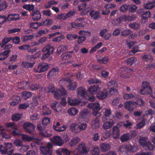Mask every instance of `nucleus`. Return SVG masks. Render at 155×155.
Returning a JSON list of instances; mask_svg holds the SVG:
<instances>
[{"label":"nucleus","mask_w":155,"mask_h":155,"mask_svg":"<svg viewBox=\"0 0 155 155\" xmlns=\"http://www.w3.org/2000/svg\"><path fill=\"white\" fill-rule=\"evenodd\" d=\"M67 91L64 88L60 90H56L54 92V97L57 99H61V104L62 105L65 106L67 104L66 98L67 97Z\"/></svg>","instance_id":"1"},{"label":"nucleus","mask_w":155,"mask_h":155,"mask_svg":"<svg viewBox=\"0 0 155 155\" xmlns=\"http://www.w3.org/2000/svg\"><path fill=\"white\" fill-rule=\"evenodd\" d=\"M91 115V111L89 110L83 109L80 112L78 115V120L79 122L84 121L87 122Z\"/></svg>","instance_id":"2"},{"label":"nucleus","mask_w":155,"mask_h":155,"mask_svg":"<svg viewBox=\"0 0 155 155\" xmlns=\"http://www.w3.org/2000/svg\"><path fill=\"white\" fill-rule=\"evenodd\" d=\"M92 114L93 115L95 116L96 117L92 120L91 123V127L93 129H96L100 127L101 116V114L100 112L98 111L93 112Z\"/></svg>","instance_id":"3"},{"label":"nucleus","mask_w":155,"mask_h":155,"mask_svg":"<svg viewBox=\"0 0 155 155\" xmlns=\"http://www.w3.org/2000/svg\"><path fill=\"white\" fill-rule=\"evenodd\" d=\"M137 13L140 15L142 22L144 24L147 21L148 18H150L151 16L149 11L146 10L143 8L138 9L137 11Z\"/></svg>","instance_id":"4"},{"label":"nucleus","mask_w":155,"mask_h":155,"mask_svg":"<svg viewBox=\"0 0 155 155\" xmlns=\"http://www.w3.org/2000/svg\"><path fill=\"white\" fill-rule=\"evenodd\" d=\"M152 91V88L150 86V83L147 81H143L141 85V88L140 93L142 95L146 94H150Z\"/></svg>","instance_id":"5"},{"label":"nucleus","mask_w":155,"mask_h":155,"mask_svg":"<svg viewBox=\"0 0 155 155\" xmlns=\"http://www.w3.org/2000/svg\"><path fill=\"white\" fill-rule=\"evenodd\" d=\"M108 85L109 86H112L109 91V93L111 95H115L118 94V91L116 88L117 87V84L116 81L113 80L110 81Z\"/></svg>","instance_id":"6"},{"label":"nucleus","mask_w":155,"mask_h":155,"mask_svg":"<svg viewBox=\"0 0 155 155\" xmlns=\"http://www.w3.org/2000/svg\"><path fill=\"white\" fill-rule=\"evenodd\" d=\"M48 65L45 63H41L35 66L34 71L35 72L41 73L46 71L48 68Z\"/></svg>","instance_id":"7"},{"label":"nucleus","mask_w":155,"mask_h":155,"mask_svg":"<svg viewBox=\"0 0 155 155\" xmlns=\"http://www.w3.org/2000/svg\"><path fill=\"white\" fill-rule=\"evenodd\" d=\"M50 140L54 145L59 146H61L64 143L62 138L59 136H55L51 138Z\"/></svg>","instance_id":"8"},{"label":"nucleus","mask_w":155,"mask_h":155,"mask_svg":"<svg viewBox=\"0 0 155 155\" xmlns=\"http://www.w3.org/2000/svg\"><path fill=\"white\" fill-rule=\"evenodd\" d=\"M52 147V145L48 143L46 146H42L40 147V149L41 153L44 155H47L50 153V148Z\"/></svg>","instance_id":"9"},{"label":"nucleus","mask_w":155,"mask_h":155,"mask_svg":"<svg viewBox=\"0 0 155 155\" xmlns=\"http://www.w3.org/2000/svg\"><path fill=\"white\" fill-rule=\"evenodd\" d=\"M23 127L25 131L29 133L33 132L35 130V126L30 123L27 122L24 123Z\"/></svg>","instance_id":"10"},{"label":"nucleus","mask_w":155,"mask_h":155,"mask_svg":"<svg viewBox=\"0 0 155 155\" xmlns=\"http://www.w3.org/2000/svg\"><path fill=\"white\" fill-rule=\"evenodd\" d=\"M12 147V144L11 143H5L4 145L0 146V152L2 154H6L9 149Z\"/></svg>","instance_id":"11"},{"label":"nucleus","mask_w":155,"mask_h":155,"mask_svg":"<svg viewBox=\"0 0 155 155\" xmlns=\"http://www.w3.org/2000/svg\"><path fill=\"white\" fill-rule=\"evenodd\" d=\"M114 120L113 119L106 120L105 121H102L104 123L103 127L104 129H107L110 128L114 124Z\"/></svg>","instance_id":"12"},{"label":"nucleus","mask_w":155,"mask_h":155,"mask_svg":"<svg viewBox=\"0 0 155 155\" xmlns=\"http://www.w3.org/2000/svg\"><path fill=\"white\" fill-rule=\"evenodd\" d=\"M104 116L102 117V121H105L106 120L113 119L114 120L113 117H110L111 115V111L110 108L105 109L104 111Z\"/></svg>","instance_id":"13"},{"label":"nucleus","mask_w":155,"mask_h":155,"mask_svg":"<svg viewBox=\"0 0 155 155\" xmlns=\"http://www.w3.org/2000/svg\"><path fill=\"white\" fill-rule=\"evenodd\" d=\"M87 93L86 89L82 87H78L77 89V95L79 97L85 98Z\"/></svg>","instance_id":"14"},{"label":"nucleus","mask_w":155,"mask_h":155,"mask_svg":"<svg viewBox=\"0 0 155 155\" xmlns=\"http://www.w3.org/2000/svg\"><path fill=\"white\" fill-rule=\"evenodd\" d=\"M12 39V38L9 37H5L2 40V44L1 46V48H9L12 47V45L10 44L8 45H5L9 42Z\"/></svg>","instance_id":"15"},{"label":"nucleus","mask_w":155,"mask_h":155,"mask_svg":"<svg viewBox=\"0 0 155 155\" xmlns=\"http://www.w3.org/2000/svg\"><path fill=\"white\" fill-rule=\"evenodd\" d=\"M136 107L134 102L130 101L126 102L124 104V107L126 109L130 111H132Z\"/></svg>","instance_id":"16"},{"label":"nucleus","mask_w":155,"mask_h":155,"mask_svg":"<svg viewBox=\"0 0 155 155\" xmlns=\"http://www.w3.org/2000/svg\"><path fill=\"white\" fill-rule=\"evenodd\" d=\"M99 87L97 85H91L88 89V93L93 94H97L99 90Z\"/></svg>","instance_id":"17"},{"label":"nucleus","mask_w":155,"mask_h":155,"mask_svg":"<svg viewBox=\"0 0 155 155\" xmlns=\"http://www.w3.org/2000/svg\"><path fill=\"white\" fill-rule=\"evenodd\" d=\"M78 151L81 154H87L88 150L84 143H81L79 144L78 147Z\"/></svg>","instance_id":"18"},{"label":"nucleus","mask_w":155,"mask_h":155,"mask_svg":"<svg viewBox=\"0 0 155 155\" xmlns=\"http://www.w3.org/2000/svg\"><path fill=\"white\" fill-rule=\"evenodd\" d=\"M108 95H109L108 93L105 90H104L99 93L97 92V97L100 100H103L107 97H108Z\"/></svg>","instance_id":"19"},{"label":"nucleus","mask_w":155,"mask_h":155,"mask_svg":"<svg viewBox=\"0 0 155 155\" xmlns=\"http://www.w3.org/2000/svg\"><path fill=\"white\" fill-rule=\"evenodd\" d=\"M120 134V130L118 127L114 126L112 128V136L114 138L116 139L119 138Z\"/></svg>","instance_id":"20"},{"label":"nucleus","mask_w":155,"mask_h":155,"mask_svg":"<svg viewBox=\"0 0 155 155\" xmlns=\"http://www.w3.org/2000/svg\"><path fill=\"white\" fill-rule=\"evenodd\" d=\"M69 105L71 106L78 105V106H84V103L81 101L71 100L69 99V97H68V105Z\"/></svg>","instance_id":"21"},{"label":"nucleus","mask_w":155,"mask_h":155,"mask_svg":"<svg viewBox=\"0 0 155 155\" xmlns=\"http://www.w3.org/2000/svg\"><path fill=\"white\" fill-rule=\"evenodd\" d=\"M18 88L21 89L26 90L30 88V85L28 81H22L18 83Z\"/></svg>","instance_id":"22"},{"label":"nucleus","mask_w":155,"mask_h":155,"mask_svg":"<svg viewBox=\"0 0 155 155\" xmlns=\"http://www.w3.org/2000/svg\"><path fill=\"white\" fill-rule=\"evenodd\" d=\"M18 49L21 50H28L29 52H31L32 53L36 51L37 49L35 48L32 49V51H30L31 49V46L29 45H24L19 46L18 47Z\"/></svg>","instance_id":"23"},{"label":"nucleus","mask_w":155,"mask_h":155,"mask_svg":"<svg viewBox=\"0 0 155 155\" xmlns=\"http://www.w3.org/2000/svg\"><path fill=\"white\" fill-rule=\"evenodd\" d=\"M60 123L57 122L55 125L53 126V129L58 132H61L64 131L67 128V127L63 125L62 127H60Z\"/></svg>","instance_id":"24"},{"label":"nucleus","mask_w":155,"mask_h":155,"mask_svg":"<svg viewBox=\"0 0 155 155\" xmlns=\"http://www.w3.org/2000/svg\"><path fill=\"white\" fill-rule=\"evenodd\" d=\"M149 141L147 137L140 136L139 139V143L140 145L143 147Z\"/></svg>","instance_id":"25"},{"label":"nucleus","mask_w":155,"mask_h":155,"mask_svg":"<svg viewBox=\"0 0 155 155\" xmlns=\"http://www.w3.org/2000/svg\"><path fill=\"white\" fill-rule=\"evenodd\" d=\"M131 137L130 133H126L123 134L120 137V139L121 142L124 143L129 140Z\"/></svg>","instance_id":"26"},{"label":"nucleus","mask_w":155,"mask_h":155,"mask_svg":"<svg viewBox=\"0 0 155 155\" xmlns=\"http://www.w3.org/2000/svg\"><path fill=\"white\" fill-rule=\"evenodd\" d=\"M54 48L53 46L50 45H46L42 49L43 52H46L49 54H52L54 51Z\"/></svg>","instance_id":"27"},{"label":"nucleus","mask_w":155,"mask_h":155,"mask_svg":"<svg viewBox=\"0 0 155 155\" xmlns=\"http://www.w3.org/2000/svg\"><path fill=\"white\" fill-rule=\"evenodd\" d=\"M70 130L71 131L74 133H78L80 132V129L79 126L76 123L72 124L70 126Z\"/></svg>","instance_id":"28"},{"label":"nucleus","mask_w":155,"mask_h":155,"mask_svg":"<svg viewBox=\"0 0 155 155\" xmlns=\"http://www.w3.org/2000/svg\"><path fill=\"white\" fill-rule=\"evenodd\" d=\"M68 90H75L77 87L76 83L73 81L70 80L68 78Z\"/></svg>","instance_id":"29"},{"label":"nucleus","mask_w":155,"mask_h":155,"mask_svg":"<svg viewBox=\"0 0 155 155\" xmlns=\"http://www.w3.org/2000/svg\"><path fill=\"white\" fill-rule=\"evenodd\" d=\"M137 101L135 102V104L139 105L140 106H143L144 104V101L142 99V97L139 95H136Z\"/></svg>","instance_id":"30"},{"label":"nucleus","mask_w":155,"mask_h":155,"mask_svg":"<svg viewBox=\"0 0 155 155\" xmlns=\"http://www.w3.org/2000/svg\"><path fill=\"white\" fill-rule=\"evenodd\" d=\"M143 6L146 10L151 9L155 7V1H153L150 2H148L146 4H144Z\"/></svg>","instance_id":"31"},{"label":"nucleus","mask_w":155,"mask_h":155,"mask_svg":"<svg viewBox=\"0 0 155 155\" xmlns=\"http://www.w3.org/2000/svg\"><path fill=\"white\" fill-rule=\"evenodd\" d=\"M51 107L56 111L58 112L62 109V107L59 105L58 103L54 102L52 103L51 105Z\"/></svg>","instance_id":"32"},{"label":"nucleus","mask_w":155,"mask_h":155,"mask_svg":"<svg viewBox=\"0 0 155 155\" xmlns=\"http://www.w3.org/2000/svg\"><path fill=\"white\" fill-rule=\"evenodd\" d=\"M91 18L95 20L99 18L100 13L98 11L92 10L90 12L89 14Z\"/></svg>","instance_id":"33"},{"label":"nucleus","mask_w":155,"mask_h":155,"mask_svg":"<svg viewBox=\"0 0 155 155\" xmlns=\"http://www.w3.org/2000/svg\"><path fill=\"white\" fill-rule=\"evenodd\" d=\"M142 60L145 62H151L153 60V58L150 54H145L142 57Z\"/></svg>","instance_id":"34"},{"label":"nucleus","mask_w":155,"mask_h":155,"mask_svg":"<svg viewBox=\"0 0 155 155\" xmlns=\"http://www.w3.org/2000/svg\"><path fill=\"white\" fill-rule=\"evenodd\" d=\"M100 147L101 151L105 152L110 149V146L108 143H102L101 144Z\"/></svg>","instance_id":"35"},{"label":"nucleus","mask_w":155,"mask_h":155,"mask_svg":"<svg viewBox=\"0 0 155 155\" xmlns=\"http://www.w3.org/2000/svg\"><path fill=\"white\" fill-rule=\"evenodd\" d=\"M53 21L51 19H47L45 21L41 22V25L44 26H50L52 25Z\"/></svg>","instance_id":"36"},{"label":"nucleus","mask_w":155,"mask_h":155,"mask_svg":"<svg viewBox=\"0 0 155 155\" xmlns=\"http://www.w3.org/2000/svg\"><path fill=\"white\" fill-rule=\"evenodd\" d=\"M58 69L57 68H53L49 71L48 74V76L50 78L55 76L58 74Z\"/></svg>","instance_id":"37"},{"label":"nucleus","mask_w":155,"mask_h":155,"mask_svg":"<svg viewBox=\"0 0 155 155\" xmlns=\"http://www.w3.org/2000/svg\"><path fill=\"white\" fill-rule=\"evenodd\" d=\"M20 18L18 14H14L8 15L7 17V20L11 21L13 20H17L18 19Z\"/></svg>","instance_id":"38"},{"label":"nucleus","mask_w":155,"mask_h":155,"mask_svg":"<svg viewBox=\"0 0 155 155\" xmlns=\"http://www.w3.org/2000/svg\"><path fill=\"white\" fill-rule=\"evenodd\" d=\"M136 94L134 92H133L130 94L125 93L123 95L124 98V99L128 100L131 99L133 98H136Z\"/></svg>","instance_id":"39"},{"label":"nucleus","mask_w":155,"mask_h":155,"mask_svg":"<svg viewBox=\"0 0 155 155\" xmlns=\"http://www.w3.org/2000/svg\"><path fill=\"white\" fill-rule=\"evenodd\" d=\"M78 112V110L74 107H71L68 109V114L71 116H74L77 114Z\"/></svg>","instance_id":"40"},{"label":"nucleus","mask_w":155,"mask_h":155,"mask_svg":"<svg viewBox=\"0 0 155 155\" xmlns=\"http://www.w3.org/2000/svg\"><path fill=\"white\" fill-rule=\"evenodd\" d=\"M21 135V138L24 142H29L34 140V137H30L27 135L22 134Z\"/></svg>","instance_id":"41"},{"label":"nucleus","mask_w":155,"mask_h":155,"mask_svg":"<svg viewBox=\"0 0 155 155\" xmlns=\"http://www.w3.org/2000/svg\"><path fill=\"white\" fill-rule=\"evenodd\" d=\"M32 17L35 20H38L41 18L40 12L38 11L35 12L32 15Z\"/></svg>","instance_id":"42"},{"label":"nucleus","mask_w":155,"mask_h":155,"mask_svg":"<svg viewBox=\"0 0 155 155\" xmlns=\"http://www.w3.org/2000/svg\"><path fill=\"white\" fill-rule=\"evenodd\" d=\"M42 111L43 112L42 114L45 116L48 115L51 113V110L46 105L43 107Z\"/></svg>","instance_id":"43"},{"label":"nucleus","mask_w":155,"mask_h":155,"mask_svg":"<svg viewBox=\"0 0 155 155\" xmlns=\"http://www.w3.org/2000/svg\"><path fill=\"white\" fill-rule=\"evenodd\" d=\"M58 3V2L55 0H51L48 2L45 5V7L48 8H50L52 5H56Z\"/></svg>","instance_id":"44"},{"label":"nucleus","mask_w":155,"mask_h":155,"mask_svg":"<svg viewBox=\"0 0 155 155\" xmlns=\"http://www.w3.org/2000/svg\"><path fill=\"white\" fill-rule=\"evenodd\" d=\"M129 26L135 30H137L140 28V25L138 23L133 22L129 24Z\"/></svg>","instance_id":"45"},{"label":"nucleus","mask_w":155,"mask_h":155,"mask_svg":"<svg viewBox=\"0 0 155 155\" xmlns=\"http://www.w3.org/2000/svg\"><path fill=\"white\" fill-rule=\"evenodd\" d=\"M21 95L24 99L26 100L31 96L32 94L30 92L24 91L21 93Z\"/></svg>","instance_id":"46"},{"label":"nucleus","mask_w":155,"mask_h":155,"mask_svg":"<svg viewBox=\"0 0 155 155\" xmlns=\"http://www.w3.org/2000/svg\"><path fill=\"white\" fill-rule=\"evenodd\" d=\"M94 94H87L85 96V98L89 101L92 102L94 101L95 100V97L94 95Z\"/></svg>","instance_id":"47"},{"label":"nucleus","mask_w":155,"mask_h":155,"mask_svg":"<svg viewBox=\"0 0 155 155\" xmlns=\"http://www.w3.org/2000/svg\"><path fill=\"white\" fill-rule=\"evenodd\" d=\"M13 101L10 103V105L14 106L18 104L21 101L20 97L17 96L13 97Z\"/></svg>","instance_id":"48"},{"label":"nucleus","mask_w":155,"mask_h":155,"mask_svg":"<svg viewBox=\"0 0 155 155\" xmlns=\"http://www.w3.org/2000/svg\"><path fill=\"white\" fill-rule=\"evenodd\" d=\"M80 140L79 138L76 137L72 139L70 142L69 144L71 146H72L76 144L79 142Z\"/></svg>","instance_id":"49"},{"label":"nucleus","mask_w":155,"mask_h":155,"mask_svg":"<svg viewBox=\"0 0 155 155\" xmlns=\"http://www.w3.org/2000/svg\"><path fill=\"white\" fill-rule=\"evenodd\" d=\"M88 82L89 84H100L101 82V81L96 78H91L88 81Z\"/></svg>","instance_id":"50"},{"label":"nucleus","mask_w":155,"mask_h":155,"mask_svg":"<svg viewBox=\"0 0 155 155\" xmlns=\"http://www.w3.org/2000/svg\"><path fill=\"white\" fill-rule=\"evenodd\" d=\"M154 147V146L149 141L148 142L146 145L143 147V148H146L147 150H153Z\"/></svg>","instance_id":"51"},{"label":"nucleus","mask_w":155,"mask_h":155,"mask_svg":"<svg viewBox=\"0 0 155 155\" xmlns=\"http://www.w3.org/2000/svg\"><path fill=\"white\" fill-rule=\"evenodd\" d=\"M98 62L101 63L102 64H106L109 61V58L108 56L103 57L102 58L99 59L97 60Z\"/></svg>","instance_id":"52"},{"label":"nucleus","mask_w":155,"mask_h":155,"mask_svg":"<svg viewBox=\"0 0 155 155\" xmlns=\"http://www.w3.org/2000/svg\"><path fill=\"white\" fill-rule=\"evenodd\" d=\"M137 7L134 5H128V11L132 13L135 12L137 9Z\"/></svg>","instance_id":"53"},{"label":"nucleus","mask_w":155,"mask_h":155,"mask_svg":"<svg viewBox=\"0 0 155 155\" xmlns=\"http://www.w3.org/2000/svg\"><path fill=\"white\" fill-rule=\"evenodd\" d=\"M128 5H124L120 7L119 8L120 11L122 13L128 11Z\"/></svg>","instance_id":"54"},{"label":"nucleus","mask_w":155,"mask_h":155,"mask_svg":"<svg viewBox=\"0 0 155 155\" xmlns=\"http://www.w3.org/2000/svg\"><path fill=\"white\" fill-rule=\"evenodd\" d=\"M92 155H99L100 153V150L98 147H95L92 150Z\"/></svg>","instance_id":"55"},{"label":"nucleus","mask_w":155,"mask_h":155,"mask_svg":"<svg viewBox=\"0 0 155 155\" xmlns=\"http://www.w3.org/2000/svg\"><path fill=\"white\" fill-rule=\"evenodd\" d=\"M132 31L129 29H126L123 31L121 32V35L122 36L125 37L131 34Z\"/></svg>","instance_id":"56"},{"label":"nucleus","mask_w":155,"mask_h":155,"mask_svg":"<svg viewBox=\"0 0 155 155\" xmlns=\"http://www.w3.org/2000/svg\"><path fill=\"white\" fill-rule=\"evenodd\" d=\"M67 14H62L57 15L56 18L58 20H63L67 18Z\"/></svg>","instance_id":"57"},{"label":"nucleus","mask_w":155,"mask_h":155,"mask_svg":"<svg viewBox=\"0 0 155 155\" xmlns=\"http://www.w3.org/2000/svg\"><path fill=\"white\" fill-rule=\"evenodd\" d=\"M50 118L49 117H45L42 119V124L44 126H46L50 123Z\"/></svg>","instance_id":"58"},{"label":"nucleus","mask_w":155,"mask_h":155,"mask_svg":"<svg viewBox=\"0 0 155 155\" xmlns=\"http://www.w3.org/2000/svg\"><path fill=\"white\" fill-rule=\"evenodd\" d=\"M43 15L46 17H51L53 15L51 11L49 10H44L42 12Z\"/></svg>","instance_id":"59"},{"label":"nucleus","mask_w":155,"mask_h":155,"mask_svg":"<svg viewBox=\"0 0 155 155\" xmlns=\"http://www.w3.org/2000/svg\"><path fill=\"white\" fill-rule=\"evenodd\" d=\"M86 37L84 36H79L78 37L77 41L78 44L82 43L86 40Z\"/></svg>","instance_id":"60"},{"label":"nucleus","mask_w":155,"mask_h":155,"mask_svg":"<svg viewBox=\"0 0 155 155\" xmlns=\"http://www.w3.org/2000/svg\"><path fill=\"white\" fill-rule=\"evenodd\" d=\"M34 64V63H31L26 62H23L22 63L23 66L26 68H32Z\"/></svg>","instance_id":"61"},{"label":"nucleus","mask_w":155,"mask_h":155,"mask_svg":"<svg viewBox=\"0 0 155 155\" xmlns=\"http://www.w3.org/2000/svg\"><path fill=\"white\" fill-rule=\"evenodd\" d=\"M7 7V4L6 2L3 1L0 3V11L5 9Z\"/></svg>","instance_id":"62"},{"label":"nucleus","mask_w":155,"mask_h":155,"mask_svg":"<svg viewBox=\"0 0 155 155\" xmlns=\"http://www.w3.org/2000/svg\"><path fill=\"white\" fill-rule=\"evenodd\" d=\"M39 133L41 136L45 137H49L51 135L50 132L48 131H47L44 130L43 131L40 132Z\"/></svg>","instance_id":"63"},{"label":"nucleus","mask_w":155,"mask_h":155,"mask_svg":"<svg viewBox=\"0 0 155 155\" xmlns=\"http://www.w3.org/2000/svg\"><path fill=\"white\" fill-rule=\"evenodd\" d=\"M22 117V115L19 114H16L13 115L12 119L13 120L17 121L19 120Z\"/></svg>","instance_id":"64"}]
</instances>
